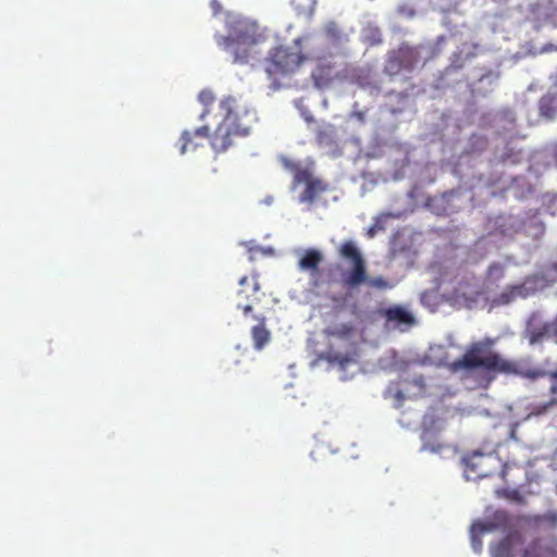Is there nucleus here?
Returning <instances> with one entry per match:
<instances>
[{"label":"nucleus","instance_id":"1","mask_svg":"<svg viewBox=\"0 0 557 557\" xmlns=\"http://www.w3.org/2000/svg\"><path fill=\"white\" fill-rule=\"evenodd\" d=\"M224 14L228 35H256L260 30L258 22L251 17L232 11Z\"/></svg>","mask_w":557,"mask_h":557},{"label":"nucleus","instance_id":"2","mask_svg":"<svg viewBox=\"0 0 557 557\" xmlns=\"http://www.w3.org/2000/svg\"><path fill=\"white\" fill-rule=\"evenodd\" d=\"M339 32H341V28H339L338 24L334 21L327 22L324 27L325 35H330V36L338 35Z\"/></svg>","mask_w":557,"mask_h":557},{"label":"nucleus","instance_id":"3","mask_svg":"<svg viewBox=\"0 0 557 557\" xmlns=\"http://www.w3.org/2000/svg\"><path fill=\"white\" fill-rule=\"evenodd\" d=\"M209 5L213 16H218L223 13V7L219 0H210Z\"/></svg>","mask_w":557,"mask_h":557},{"label":"nucleus","instance_id":"4","mask_svg":"<svg viewBox=\"0 0 557 557\" xmlns=\"http://www.w3.org/2000/svg\"><path fill=\"white\" fill-rule=\"evenodd\" d=\"M414 14L413 10H410L409 15L412 16Z\"/></svg>","mask_w":557,"mask_h":557}]
</instances>
